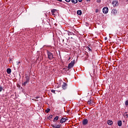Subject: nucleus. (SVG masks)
Instances as JSON below:
<instances>
[{"instance_id":"nucleus-1","label":"nucleus","mask_w":128,"mask_h":128,"mask_svg":"<svg viewBox=\"0 0 128 128\" xmlns=\"http://www.w3.org/2000/svg\"><path fill=\"white\" fill-rule=\"evenodd\" d=\"M76 62L75 60H72L68 65V70H70L72 68H74V62Z\"/></svg>"},{"instance_id":"nucleus-2","label":"nucleus","mask_w":128,"mask_h":128,"mask_svg":"<svg viewBox=\"0 0 128 128\" xmlns=\"http://www.w3.org/2000/svg\"><path fill=\"white\" fill-rule=\"evenodd\" d=\"M25 78H26V81L24 82L22 84V86H26V84H28V82H30V76H26Z\"/></svg>"},{"instance_id":"nucleus-3","label":"nucleus","mask_w":128,"mask_h":128,"mask_svg":"<svg viewBox=\"0 0 128 128\" xmlns=\"http://www.w3.org/2000/svg\"><path fill=\"white\" fill-rule=\"evenodd\" d=\"M48 56V58L49 60H52L54 58V54H52V52L48 51L47 52Z\"/></svg>"},{"instance_id":"nucleus-4","label":"nucleus","mask_w":128,"mask_h":128,"mask_svg":"<svg viewBox=\"0 0 128 128\" xmlns=\"http://www.w3.org/2000/svg\"><path fill=\"white\" fill-rule=\"evenodd\" d=\"M83 126H86L88 124V120L86 118H84L82 122Z\"/></svg>"},{"instance_id":"nucleus-5","label":"nucleus","mask_w":128,"mask_h":128,"mask_svg":"<svg viewBox=\"0 0 128 128\" xmlns=\"http://www.w3.org/2000/svg\"><path fill=\"white\" fill-rule=\"evenodd\" d=\"M103 14H108V7H104L102 9Z\"/></svg>"},{"instance_id":"nucleus-6","label":"nucleus","mask_w":128,"mask_h":128,"mask_svg":"<svg viewBox=\"0 0 128 128\" xmlns=\"http://www.w3.org/2000/svg\"><path fill=\"white\" fill-rule=\"evenodd\" d=\"M66 120H68V118H62L60 120V124H64V122H66Z\"/></svg>"},{"instance_id":"nucleus-7","label":"nucleus","mask_w":128,"mask_h":128,"mask_svg":"<svg viewBox=\"0 0 128 128\" xmlns=\"http://www.w3.org/2000/svg\"><path fill=\"white\" fill-rule=\"evenodd\" d=\"M68 86V84L66 82H63V84L62 85V88L63 90H66V87Z\"/></svg>"},{"instance_id":"nucleus-8","label":"nucleus","mask_w":128,"mask_h":128,"mask_svg":"<svg viewBox=\"0 0 128 128\" xmlns=\"http://www.w3.org/2000/svg\"><path fill=\"white\" fill-rule=\"evenodd\" d=\"M118 2L117 0H113L112 2V4L114 7L116 6V4H118Z\"/></svg>"},{"instance_id":"nucleus-9","label":"nucleus","mask_w":128,"mask_h":128,"mask_svg":"<svg viewBox=\"0 0 128 128\" xmlns=\"http://www.w3.org/2000/svg\"><path fill=\"white\" fill-rule=\"evenodd\" d=\"M112 14H113L114 16H116V14H118V10L113 9L112 10Z\"/></svg>"},{"instance_id":"nucleus-10","label":"nucleus","mask_w":128,"mask_h":128,"mask_svg":"<svg viewBox=\"0 0 128 128\" xmlns=\"http://www.w3.org/2000/svg\"><path fill=\"white\" fill-rule=\"evenodd\" d=\"M107 122L109 126H112L113 124L112 120H108Z\"/></svg>"},{"instance_id":"nucleus-11","label":"nucleus","mask_w":128,"mask_h":128,"mask_svg":"<svg viewBox=\"0 0 128 128\" xmlns=\"http://www.w3.org/2000/svg\"><path fill=\"white\" fill-rule=\"evenodd\" d=\"M68 36H76V34L74 33H72V32H70V31H68Z\"/></svg>"},{"instance_id":"nucleus-12","label":"nucleus","mask_w":128,"mask_h":128,"mask_svg":"<svg viewBox=\"0 0 128 128\" xmlns=\"http://www.w3.org/2000/svg\"><path fill=\"white\" fill-rule=\"evenodd\" d=\"M94 104V102L92 100H90L88 101V104H90V106L91 104Z\"/></svg>"},{"instance_id":"nucleus-13","label":"nucleus","mask_w":128,"mask_h":128,"mask_svg":"<svg viewBox=\"0 0 128 128\" xmlns=\"http://www.w3.org/2000/svg\"><path fill=\"white\" fill-rule=\"evenodd\" d=\"M118 126H122V120H118Z\"/></svg>"},{"instance_id":"nucleus-14","label":"nucleus","mask_w":128,"mask_h":128,"mask_svg":"<svg viewBox=\"0 0 128 128\" xmlns=\"http://www.w3.org/2000/svg\"><path fill=\"white\" fill-rule=\"evenodd\" d=\"M6 72L7 74H10V72H12V69L8 68L6 70Z\"/></svg>"},{"instance_id":"nucleus-15","label":"nucleus","mask_w":128,"mask_h":128,"mask_svg":"<svg viewBox=\"0 0 128 128\" xmlns=\"http://www.w3.org/2000/svg\"><path fill=\"white\" fill-rule=\"evenodd\" d=\"M82 10H78L77 11V14H78V16H82Z\"/></svg>"},{"instance_id":"nucleus-16","label":"nucleus","mask_w":128,"mask_h":128,"mask_svg":"<svg viewBox=\"0 0 128 128\" xmlns=\"http://www.w3.org/2000/svg\"><path fill=\"white\" fill-rule=\"evenodd\" d=\"M71 2L72 4H78V0H71Z\"/></svg>"},{"instance_id":"nucleus-17","label":"nucleus","mask_w":128,"mask_h":128,"mask_svg":"<svg viewBox=\"0 0 128 128\" xmlns=\"http://www.w3.org/2000/svg\"><path fill=\"white\" fill-rule=\"evenodd\" d=\"M58 120V116H56L54 119V122H56Z\"/></svg>"},{"instance_id":"nucleus-18","label":"nucleus","mask_w":128,"mask_h":128,"mask_svg":"<svg viewBox=\"0 0 128 128\" xmlns=\"http://www.w3.org/2000/svg\"><path fill=\"white\" fill-rule=\"evenodd\" d=\"M50 112V108H47L46 110V114H48V112Z\"/></svg>"},{"instance_id":"nucleus-19","label":"nucleus","mask_w":128,"mask_h":128,"mask_svg":"<svg viewBox=\"0 0 128 128\" xmlns=\"http://www.w3.org/2000/svg\"><path fill=\"white\" fill-rule=\"evenodd\" d=\"M125 106H128V100H126L125 102Z\"/></svg>"},{"instance_id":"nucleus-20","label":"nucleus","mask_w":128,"mask_h":128,"mask_svg":"<svg viewBox=\"0 0 128 128\" xmlns=\"http://www.w3.org/2000/svg\"><path fill=\"white\" fill-rule=\"evenodd\" d=\"M52 128H56V124H54L52 125Z\"/></svg>"},{"instance_id":"nucleus-21","label":"nucleus","mask_w":128,"mask_h":128,"mask_svg":"<svg viewBox=\"0 0 128 128\" xmlns=\"http://www.w3.org/2000/svg\"><path fill=\"white\" fill-rule=\"evenodd\" d=\"M61 126L60 124L56 125V128H60Z\"/></svg>"},{"instance_id":"nucleus-22","label":"nucleus","mask_w":128,"mask_h":128,"mask_svg":"<svg viewBox=\"0 0 128 128\" xmlns=\"http://www.w3.org/2000/svg\"><path fill=\"white\" fill-rule=\"evenodd\" d=\"M56 10H51V12L52 14H54V12H56Z\"/></svg>"},{"instance_id":"nucleus-23","label":"nucleus","mask_w":128,"mask_h":128,"mask_svg":"<svg viewBox=\"0 0 128 128\" xmlns=\"http://www.w3.org/2000/svg\"><path fill=\"white\" fill-rule=\"evenodd\" d=\"M16 63L17 66H18V64H20V61L16 62Z\"/></svg>"},{"instance_id":"nucleus-24","label":"nucleus","mask_w":128,"mask_h":128,"mask_svg":"<svg viewBox=\"0 0 128 128\" xmlns=\"http://www.w3.org/2000/svg\"><path fill=\"white\" fill-rule=\"evenodd\" d=\"M51 92H53V94H55V93H56V90H51Z\"/></svg>"},{"instance_id":"nucleus-25","label":"nucleus","mask_w":128,"mask_h":128,"mask_svg":"<svg viewBox=\"0 0 128 128\" xmlns=\"http://www.w3.org/2000/svg\"><path fill=\"white\" fill-rule=\"evenodd\" d=\"M2 90V87L0 86V92Z\"/></svg>"},{"instance_id":"nucleus-26","label":"nucleus","mask_w":128,"mask_h":128,"mask_svg":"<svg viewBox=\"0 0 128 128\" xmlns=\"http://www.w3.org/2000/svg\"><path fill=\"white\" fill-rule=\"evenodd\" d=\"M66 2H70V0H65Z\"/></svg>"},{"instance_id":"nucleus-27","label":"nucleus","mask_w":128,"mask_h":128,"mask_svg":"<svg viewBox=\"0 0 128 128\" xmlns=\"http://www.w3.org/2000/svg\"><path fill=\"white\" fill-rule=\"evenodd\" d=\"M96 12H98V9L96 10Z\"/></svg>"},{"instance_id":"nucleus-28","label":"nucleus","mask_w":128,"mask_h":128,"mask_svg":"<svg viewBox=\"0 0 128 128\" xmlns=\"http://www.w3.org/2000/svg\"><path fill=\"white\" fill-rule=\"evenodd\" d=\"M50 118H52V115H51L49 116Z\"/></svg>"},{"instance_id":"nucleus-29","label":"nucleus","mask_w":128,"mask_h":128,"mask_svg":"<svg viewBox=\"0 0 128 128\" xmlns=\"http://www.w3.org/2000/svg\"><path fill=\"white\" fill-rule=\"evenodd\" d=\"M96 2H100L101 0H97Z\"/></svg>"},{"instance_id":"nucleus-30","label":"nucleus","mask_w":128,"mask_h":128,"mask_svg":"<svg viewBox=\"0 0 128 128\" xmlns=\"http://www.w3.org/2000/svg\"><path fill=\"white\" fill-rule=\"evenodd\" d=\"M88 48V50H90V52H92V49H90V48Z\"/></svg>"},{"instance_id":"nucleus-31","label":"nucleus","mask_w":128,"mask_h":128,"mask_svg":"<svg viewBox=\"0 0 128 128\" xmlns=\"http://www.w3.org/2000/svg\"><path fill=\"white\" fill-rule=\"evenodd\" d=\"M58 0V2H62V0Z\"/></svg>"},{"instance_id":"nucleus-32","label":"nucleus","mask_w":128,"mask_h":128,"mask_svg":"<svg viewBox=\"0 0 128 128\" xmlns=\"http://www.w3.org/2000/svg\"><path fill=\"white\" fill-rule=\"evenodd\" d=\"M78 1L79 2H82V0H78Z\"/></svg>"},{"instance_id":"nucleus-33","label":"nucleus","mask_w":128,"mask_h":128,"mask_svg":"<svg viewBox=\"0 0 128 128\" xmlns=\"http://www.w3.org/2000/svg\"><path fill=\"white\" fill-rule=\"evenodd\" d=\"M104 40H108V38L106 37V38H104Z\"/></svg>"},{"instance_id":"nucleus-34","label":"nucleus","mask_w":128,"mask_h":128,"mask_svg":"<svg viewBox=\"0 0 128 128\" xmlns=\"http://www.w3.org/2000/svg\"><path fill=\"white\" fill-rule=\"evenodd\" d=\"M128 114V112H126L125 113H124V116H126V114Z\"/></svg>"},{"instance_id":"nucleus-35","label":"nucleus","mask_w":128,"mask_h":128,"mask_svg":"<svg viewBox=\"0 0 128 128\" xmlns=\"http://www.w3.org/2000/svg\"><path fill=\"white\" fill-rule=\"evenodd\" d=\"M90 0H86V2H90Z\"/></svg>"},{"instance_id":"nucleus-36","label":"nucleus","mask_w":128,"mask_h":128,"mask_svg":"<svg viewBox=\"0 0 128 128\" xmlns=\"http://www.w3.org/2000/svg\"><path fill=\"white\" fill-rule=\"evenodd\" d=\"M126 116H127V118H128V114H126Z\"/></svg>"},{"instance_id":"nucleus-37","label":"nucleus","mask_w":128,"mask_h":128,"mask_svg":"<svg viewBox=\"0 0 128 128\" xmlns=\"http://www.w3.org/2000/svg\"><path fill=\"white\" fill-rule=\"evenodd\" d=\"M36 98H38V97H36Z\"/></svg>"},{"instance_id":"nucleus-38","label":"nucleus","mask_w":128,"mask_h":128,"mask_svg":"<svg viewBox=\"0 0 128 128\" xmlns=\"http://www.w3.org/2000/svg\"><path fill=\"white\" fill-rule=\"evenodd\" d=\"M64 40H62V42H64Z\"/></svg>"},{"instance_id":"nucleus-39","label":"nucleus","mask_w":128,"mask_h":128,"mask_svg":"<svg viewBox=\"0 0 128 128\" xmlns=\"http://www.w3.org/2000/svg\"><path fill=\"white\" fill-rule=\"evenodd\" d=\"M71 38H72V37H71Z\"/></svg>"}]
</instances>
